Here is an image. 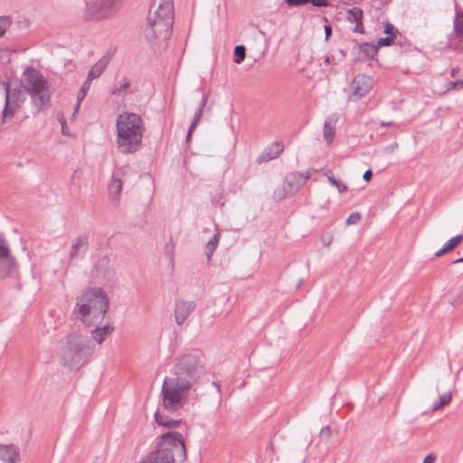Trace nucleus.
<instances>
[{
  "instance_id": "47",
  "label": "nucleus",
  "mask_w": 463,
  "mask_h": 463,
  "mask_svg": "<svg viewBox=\"0 0 463 463\" xmlns=\"http://www.w3.org/2000/svg\"><path fill=\"white\" fill-rule=\"evenodd\" d=\"M372 176H373V172L371 169H368L366 170L364 173V175H363V178L365 182H369L371 179H372Z\"/></svg>"
},
{
  "instance_id": "4",
  "label": "nucleus",
  "mask_w": 463,
  "mask_h": 463,
  "mask_svg": "<svg viewBox=\"0 0 463 463\" xmlns=\"http://www.w3.org/2000/svg\"><path fill=\"white\" fill-rule=\"evenodd\" d=\"M94 348L89 336L73 333L61 342L57 356L63 366L78 369L92 355Z\"/></svg>"
},
{
  "instance_id": "11",
  "label": "nucleus",
  "mask_w": 463,
  "mask_h": 463,
  "mask_svg": "<svg viewBox=\"0 0 463 463\" xmlns=\"http://www.w3.org/2000/svg\"><path fill=\"white\" fill-rule=\"evenodd\" d=\"M15 270V259L11 255L7 241L0 235V278L11 277Z\"/></svg>"
},
{
  "instance_id": "18",
  "label": "nucleus",
  "mask_w": 463,
  "mask_h": 463,
  "mask_svg": "<svg viewBox=\"0 0 463 463\" xmlns=\"http://www.w3.org/2000/svg\"><path fill=\"white\" fill-rule=\"evenodd\" d=\"M284 146L279 142H273L264 148L262 153L259 156L257 162L259 164L269 162L279 157L283 152Z\"/></svg>"
},
{
  "instance_id": "21",
  "label": "nucleus",
  "mask_w": 463,
  "mask_h": 463,
  "mask_svg": "<svg viewBox=\"0 0 463 463\" xmlns=\"http://www.w3.org/2000/svg\"><path fill=\"white\" fill-rule=\"evenodd\" d=\"M113 331L114 327L110 326L96 327L91 330V337L97 344L101 345Z\"/></svg>"
},
{
  "instance_id": "1",
  "label": "nucleus",
  "mask_w": 463,
  "mask_h": 463,
  "mask_svg": "<svg viewBox=\"0 0 463 463\" xmlns=\"http://www.w3.org/2000/svg\"><path fill=\"white\" fill-rule=\"evenodd\" d=\"M174 18L173 0H153L145 29L146 40L152 45L165 43L171 37Z\"/></svg>"
},
{
  "instance_id": "9",
  "label": "nucleus",
  "mask_w": 463,
  "mask_h": 463,
  "mask_svg": "<svg viewBox=\"0 0 463 463\" xmlns=\"http://www.w3.org/2000/svg\"><path fill=\"white\" fill-rule=\"evenodd\" d=\"M121 0H90L86 4L84 17L88 20L106 19L115 14Z\"/></svg>"
},
{
  "instance_id": "20",
  "label": "nucleus",
  "mask_w": 463,
  "mask_h": 463,
  "mask_svg": "<svg viewBox=\"0 0 463 463\" xmlns=\"http://www.w3.org/2000/svg\"><path fill=\"white\" fill-rule=\"evenodd\" d=\"M111 59L110 54H106L101 57L90 70L88 73L89 80H95L99 78L108 67Z\"/></svg>"
},
{
  "instance_id": "38",
  "label": "nucleus",
  "mask_w": 463,
  "mask_h": 463,
  "mask_svg": "<svg viewBox=\"0 0 463 463\" xmlns=\"http://www.w3.org/2000/svg\"><path fill=\"white\" fill-rule=\"evenodd\" d=\"M362 216L359 213H352L345 221L346 225L356 224L360 222Z\"/></svg>"
},
{
  "instance_id": "29",
  "label": "nucleus",
  "mask_w": 463,
  "mask_h": 463,
  "mask_svg": "<svg viewBox=\"0 0 463 463\" xmlns=\"http://www.w3.org/2000/svg\"><path fill=\"white\" fill-rule=\"evenodd\" d=\"M291 195L292 194H289V193H288V188L283 184L282 187L277 188L274 191L272 198L276 202H280L283 199H285L286 197L291 196Z\"/></svg>"
},
{
  "instance_id": "19",
  "label": "nucleus",
  "mask_w": 463,
  "mask_h": 463,
  "mask_svg": "<svg viewBox=\"0 0 463 463\" xmlns=\"http://www.w3.org/2000/svg\"><path fill=\"white\" fill-rule=\"evenodd\" d=\"M20 457L19 449L14 444H0V460L5 463H16Z\"/></svg>"
},
{
  "instance_id": "52",
  "label": "nucleus",
  "mask_w": 463,
  "mask_h": 463,
  "mask_svg": "<svg viewBox=\"0 0 463 463\" xmlns=\"http://www.w3.org/2000/svg\"><path fill=\"white\" fill-rule=\"evenodd\" d=\"M195 128H192V126L189 127L188 133L186 136V141L188 142L192 137V134Z\"/></svg>"
},
{
  "instance_id": "7",
  "label": "nucleus",
  "mask_w": 463,
  "mask_h": 463,
  "mask_svg": "<svg viewBox=\"0 0 463 463\" xmlns=\"http://www.w3.org/2000/svg\"><path fill=\"white\" fill-rule=\"evenodd\" d=\"M21 87L30 95L34 107L39 109L49 103L51 93L48 81L36 69L28 67L24 71Z\"/></svg>"
},
{
  "instance_id": "28",
  "label": "nucleus",
  "mask_w": 463,
  "mask_h": 463,
  "mask_svg": "<svg viewBox=\"0 0 463 463\" xmlns=\"http://www.w3.org/2000/svg\"><path fill=\"white\" fill-rule=\"evenodd\" d=\"M454 30L460 40H463V13H458L454 19Z\"/></svg>"
},
{
  "instance_id": "6",
  "label": "nucleus",
  "mask_w": 463,
  "mask_h": 463,
  "mask_svg": "<svg viewBox=\"0 0 463 463\" xmlns=\"http://www.w3.org/2000/svg\"><path fill=\"white\" fill-rule=\"evenodd\" d=\"M193 385L174 376L165 377L161 390L163 408L175 412L184 407Z\"/></svg>"
},
{
  "instance_id": "55",
  "label": "nucleus",
  "mask_w": 463,
  "mask_h": 463,
  "mask_svg": "<svg viewBox=\"0 0 463 463\" xmlns=\"http://www.w3.org/2000/svg\"><path fill=\"white\" fill-rule=\"evenodd\" d=\"M458 89H463V80H458Z\"/></svg>"
},
{
  "instance_id": "10",
  "label": "nucleus",
  "mask_w": 463,
  "mask_h": 463,
  "mask_svg": "<svg viewBox=\"0 0 463 463\" xmlns=\"http://www.w3.org/2000/svg\"><path fill=\"white\" fill-rule=\"evenodd\" d=\"M3 87L5 92V103L2 111V123L5 124L14 117L20 108V103L23 101V90L20 88L12 89L8 81H4Z\"/></svg>"
},
{
  "instance_id": "60",
  "label": "nucleus",
  "mask_w": 463,
  "mask_h": 463,
  "mask_svg": "<svg viewBox=\"0 0 463 463\" xmlns=\"http://www.w3.org/2000/svg\"><path fill=\"white\" fill-rule=\"evenodd\" d=\"M245 383H246V382L243 380V381H242V383H241V385H240V388H241V387H242V386H244V385H245Z\"/></svg>"
},
{
  "instance_id": "27",
  "label": "nucleus",
  "mask_w": 463,
  "mask_h": 463,
  "mask_svg": "<svg viewBox=\"0 0 463 463\" xmlns=\"http://www.w3.org/2000/svg\"><path fill=\"white\" fill-rule=\"evenodd\" d=\"M233 55L235 56L233 61L237 64H241L246 57L245 46L242 44L236 45L235 48L233 49Z\"/></svg>"
},
{
  "instance_id": "31",
  "label": "nucleus",
  "mask_w": 463,
  "mask_h": 463,
  "mask_svg": "<svg viewBox=\"0 0 463 463\" xmlns=\"http://www.w3.org/2000/svg\"><path fill=\"white\" fill-rule=\"evenodd\" d=\"M335 137V128L331 126L327 121L324 124V138L327 144L333 141Z\"/></svg>"
},
{
  "instance_id": "49",
  "label": "nucleus",
  "mask_w": 463,
  "mask_h": 463,
  "mask_svg": "<svg viewBox=\"0 0 463 463\" xmlns=\"http://www.w3.org/2000/svg\"><path fill=\"white\" fill-rule=\"evenodd\" d=\"M398 146L397 143H392L389 146H387L384 150L387 152V153H392L394 151V149Z\"/></svg>"
},
{
  "instance_id": "57",
  "label": "nucleus",
  "mask_w": 463,
  "mask_h": 463,
  "mask_svg": "<svg viewBox=\"0 0 463 463\" xmlns=\"http://www.w3.org/2000/svg\"><path fill=\"white\" fill-rule=\"evenodd\" d=\"M325 63H326V64H330V63H331V59H330V57L326 56V57L325 58Z\"/></svg>"
},
{
  "instance_id": "17",
  "label": "nucleus",
  "mask_w": 463,
  "mask_h": 463,
  "mask_svg": "<svg viewBox=\"0 0 463 463\" xmlns=\"http://www.w3.org/2000/svg\"><path fill=\"white\" fill-rule=\"evenodd\" d=\"M194 301L178 300L175 303V319L178 325H182L195 308Z\"/></svg>"
},
{
  "instance_id": "62",
  "label": "nucleus",
  "mask_w": 463,
  "mask_h": 463,
  "mask_svg": "<svg viewBox=\"0 0 463 463\" xmlns=\"http://www.w3.org/2000/svg\"><path fill=\"white\" fill-rule=\"evenodd\" d=\"M325 244H326V246H329L330 242H327V241H325Z\"/></svg>"
},
{
  "instance_id": "37",
  "label": "nucleus",
  "mask_w": 463,
  "mask_h": 463,
  "mask_svg": "<svg viewBox=\"0 0 463 463\" xmlns=\"http://www.w3.org/2000/svg\"><path fill=\"white\" fill-rule=\"evenodd\" d=\"M86 95L87 93L83 90L80 89V90L77 93V103L74 108L73 116H75V114L79 111L80 106L82 100L85 99Z\"/></svg>"
},
{
  "instance_id": "36",
  "label": "nucleus",
  "mask_w": 463,
  "mask_h": 463,
  "mask_svg": "<svg viewBox=\"0 0 463 463\" xmlns=\"http://www.w3.org/2000/svg\"><path fill=\"white\" fill-rule=\"evenodd\" d=\"M395 38H396V35H392V36H386V37H383V38H380L378 40L376 45L378 46V48L380 46H390L394 42Z\"/></svg>"
},
{
  "instance_id": "40",
  "label": "nucleus",
  "mask_w": 463,
  "mask_h": 463,
  "mask_svg": "<svg viewBox=\"0 0 463 463\" xmlns=\"http://www.w3.org/2000/svg\"><path fill=\"white\" fill-rule=\"evenodd\" d=\"M311 4L315 7H326L329 5L327 0H307L306 5Z\"/></svg>"
},
{
  "instance_id": "59",
  "label": "nucleus",
  "mask_w": 463,
  "mask_h": 463,
  "mask_svg": "<svg viewBox=\"0 0 463 463\" xmlns=\"http://www.w3.org/2000/svg\"><path fill=\"white\" fill-rule=\"evenodd\" d=\"M268 449H273V445L271 443H269V446H268Z\"/></svg>"
},
{
  "instance_id": "50",
  "label": "nucleus",
  "mask_w": 463,
  "mask_h": 463,
  "mask_svg": "<svg viewBox=\"0 0 463 463\" xmlns=\"http://www.w3.org/2000/svg\"><path fill=\"white\" fill-rule=\"evenodd\" d=\"M381 126L382 127H392V126H395V123L393 121H388V122L381 121Z\"/></svg>"
},
{
  "instance_id": "30",
  "label": "nucleus",
  "mask_w": 463,
  "mask_h": 463,
  "mask_svg": "<svg viewBox=\"0 0 463 463\" xmlns=\"http://www.w3.org/2000/svg\"><path fill=\"white\" fill-rule=\"evenodd\" d=\"M452 399V394L450 392H448L444 394H442L439 402L433 405V411H438L444 407L445 405L449 404Z\"/></svg>"
},
{
  "instance_id": "2",
  "label": "nucleus",
  "mask_w": 463,
  "mask_h": 463,
  "mask_svg": "<svg viewBox=\"0 0 463 463\" xmlns=\"http://www.w3.org/2000/svg\"><path fill=\"white\" fill-rule=\"evenodd\" d=\"M109 306V298L101 288H89L76 298L72 316L87 326H93L104 319Z\"/></svg>"
},
{
  "instance_id": "22",
  "label": "nucleus",
  "mask_w": 463,
  "mask_h": 463,
  "mask_svg": "<svg viewBox=\"0 0 463 463\" xmlns=\"http://www.w3.org/2000/svg\"><path fill=\"white\" fill-rule=\"evenodd\" d=\"M155 420L159 426H163L169 429H175L180 426L181 420L169 419L167 416L161 414L158 411H156Z\"/></svg>"
},
{
  "instance_id": "51",
  "label": "nucleus",
  "mask_w": 463,
  "mask_h": 463,
  "mask_svg": "<svg viewBox=\"0 0 463 463\" xmlns=\"http://www.w3.org/2000/svg\"><path fill=\"white\" fill-rule=\"evenodd\" d=\"M449 89H458V80L450 81L449 83Z\"/></svg>"
},
{
  "instance_id": "13",
  "label": "nucleus",
  "mask_w": 463,
  "mask_h": 463,
  "mask_svg": "<svg viewBox=\"0 0 463 463\" xmlns=\"http://www.w3.org/2000/svg\"><path fill=\"white\" fill-rule=\"evenodd\" d=\"M310 170L305 172L294 171L288 173L284 178V184L288 188L289 194H297L299 189L305 185L307 181L310 178Z\"/></svg>"
},
{
  "instance_id": "24",
  "label": "nucleus",
  "mask_w": 463,
  "mask_h": 463,
  "mask_svg": "<svg viewBox=\"0 0 463 463\" xmlns=\"http://www.w3.org/2000/svg\"><path fill=\"white\" fill-rule=\"evenodd\" d=\"M220 240V234L219 232L215 233L213 237L207 242L206 248H205V254L207 257L208 261L211 260L212 256L216 250L218 243Z\"/></svg>"
},
{
  "instance_id": "45",
  "label": "nucleus",
  "mask_w": 463,
  "mask_h": 463,
  "mask_svg": "<svg viewBox=\"0 0 463 463\" xmlns=\"http://www.w3.org/2000/svg\"><path fill=\"white\" fill-rule=\"evenodd\" d=\"M436 460V456L434 454H429L427 455L422 463H434Z\"/></svg>"
},
{
  "instance_id": "48",
  "label": "nucleus",
  "mask_w": 463,
  "mask_h": 463,
  "mask_svg": "<svg viewBox=\"0 0 463 463\" xmlns=\"http://www.w3.org/2000/svg\"><path fill=\"white\" fill-rule=\"evenodd\" d=\"M324 29H325L326 40L327 41L332 34V28L329 24H326V25H325Z\"/></svg>"
},
{
  "instance_id": "5",
  "label": "nucleus",
  "mask_w": 463,
  "mask_h": 463,
  "mask_svg": "<svg viewBox=\"0 0 463 463\" xmlns=\"http://www.w3.org/2000/svg\"><path fill=\"white\" fill-rule=\"evenodd\" d=\"M142 118L132 112H123L117 118V145L121 153H135L139 149L144 135Z\"/></svg>"
},
{
  "instance_id": "56",
  "label": "nucleus",
  "mask_w": 463,
  "mask_h": 463,
  "mask_svg": "<svg viewBox=\"0 0 463 463\" xmlns=\"http://www.w3.org/2000/svg\"><path fill=\"white\" fill-rule=\"evenodd\" d=\"M66 128V127H64V126H62V127H61V132H62V134H63L64 136H68L69 134L66 132V128Z\"/></svg>"
},
{
  "instance_id": "33",
  "label": "nucleus",
  "mask_w": 463,
  "mask_h": 463,
  "mask_svg": "<svg viewBox=\"0 0 463 463\" xmlns=\"http://www.w3.org/2000/svg\"><path fill=\"white\" fill-rule=\"evenodd\" d=\"M462 241H463V235L458 234V235H456V236L452 237L451 239H449L448 241H446V243L444 245L449 251H451L455 248H457V246L459 243H461Z\"/></svg>"
},
{
  "instance_id": "8",
  "label": "nucleus",
  "mask_w": 463,
  "mask_h": 463,
  "mask_svg": "<svg viewBox=\"0 0 463 463\" xmlns=\"http://www.w3.org/2000/svg\"><path fill=\"white\" fill-rule=\"evenodd\" d=\"M203 369V355L199 350L183 354L175 359L172 376L187 381L193 385Z\"/></svg>"
},
{
  "instance_id": "14",
  "label": "nucleus",
  "mask_w": 463,
  "mask_h": 463,
  "mask_svg": "<svg viewBox=\"0 0 463 463\" xmlns=\"http://www.w3.org/2000/svg\"><path fill=\"white\" fill-rule=\"evenodd\" d=\"M90 246L89 237L87 235H80L76 237L72 242L69 252V264L82 260Z\"/></svg>"
},
{
  "instance_id": "15",
  "label": "nucleus",
  "mask_w": 463,
  "mask_h": 463,
  "mask_svg": "<svg viewBox=\"0 0 463 463\" xmlns=\"http://www.w3.org/2000/svg\"><path fill=\"white\" fill-rule=\"evenodd\" d=\"M351 86L353 96L356 99H361L371 90L373 79L364 74H358L354 78Z\"/></svg>"
},
{
  "instance_id": "26",
  "label": "nucleus",
  "mask_w": 463,
  "mask_h": 463,
  "mask_svg": "<svg viewBox=\"0 0 463 463\" xmlns=\"http://www.w3.org/2000/svg\"><path fill=\"white\" fill-rule=\"evenodd\" d=\"M363 17H364V12L359 7H354L347 11V19L350 22L358 23L360 21H363Z\"/></svg>"
},
{
  "instance_id": "61",
  "label": "nucleus",
  "mask_w": 463,
  "mask_h": 463,
  "mask_svg": "<svg viewBox=\"0 0 463 463\" xmlns=\"http://www.w3.org/2000/svg\"><path fill=\"white\" fill-rule=\"evenodd\" d=\"M325 244H326V246H329L330 242H327V241H325Z\"/></svg>"
},
{
  "instance_id": "54",
  "label": "nucleus",
  "mask_w": 463,
  "mask_h": 463,
  "mask_svg": "<svg viewBox=\"0 0 463 463\" xmlns=\"http://www.w3.org/2000/svg\"><path fill=\"white\" fill-rule=\"evenodd\" d=\"M463 263V257L452 261V264Z\"/></svg>"
},
{
  "instance_id": "16",
  "label": "nucleus",
  "mask_w": 463,
  "mask_h": 463,
  "mask_svg": "<svg viewBox=\"0 0 463 463\" xmlns=\"http://www.w3.org/2000/svg\"><path fill=\"white\" fill-rule=\"evenodd\" d=\"M124 175L123 168H116L112 173L108 185L109 195L112 200H118L120 195Z\"/></svg>"
},
{
  "instance_id": "23",
  "label": "nucleus",
  "mask_w": 463,
  "mask_h": 463,
  "mask_svg": "<svg viewBox=\"0 0 463 463\" xmlns=\"http://www.w3.org/2000/svg\"><path fill=\"white\" fill-rule=\"evenodd\" d=\"M359 50L364 57L373 59L378 52V46L372 43H364L359 45Z\"/></svg>"
},
{
  "instance_id": "3",
  "label": "nucleus",
  "mask_w": 463,
  "mask_h": 463,
  "mask_svg": "<svg viewBox=\"0 0 463 463\" xmlns=\"http://www.w3.org/2000/svg\"><path fill=\"white\" fill-rule=\"evenodd\" d=\"M187 458L185 442L177 431H168L157 438L156 448L139 463H184Z\"/></svg>"
},
{
  "instance_id": "25",
  "label": "nucleus",
  "mask_w": 463,
  "mask_h": 463,
  "mask_svg": "<svg viewBox=\"0 0 463 463\" xmlns=\"http://www.w3.org/2000/svg\"><path fill=\"white\" fill-rule=\"evenodd\" d=\"M325 175L326 176V178L328 179V182L335 187H336V189L338 190V192L340 194H344L345 192H347L348 188H347V185L341 183L340 181L336 180L333 175V172L331 170H328L326 172Z\"/></svg>"
},
{
  "instance_id": "58",
  "label": "nucleus",
  "mask_w": 463,
  "mask_h": 463,
  "mask_svg": "<svg viewBox=\"0 0 463 463\" xmlns=\"http://www.w3.org/2000/svg\"><path fill=\"white\" fill-rule=\"evenodd\" d=\"M60 123H61V127H62V126L66 127V122H65V119H64V118H61V119H60Z\"/></svg>"
},
{
  "instance_id": "35",
  "label": "nucleus",
  "mask_w": 463,
  "mask_h": 463,
  "mask_svg": "<svg viewBox=\"0 0 463 463\" xmlns=\"http://www.w3.org/2000/svg\"><path fill=\"white\" fill-rule=\"evenodd\" d=\"M129 81L124 79L122 82H119L118 86H115L111 90L112 95H118L121 91L127 90L129 87Z\"/></svg>"
},
{
  "instance_id": "43",
  "label": "nucleus",
  "mask_w": 463,
  "mask_h": 463,
  "mask_svg": "<svg viewBox=\"0 0 463 463\" xmlns=\"http://www.w3.org/2000/svg\"><path fill=\"white\" fill-rule=\"evenodd\" d=\"M355 27L354 29V31L355 33H364V24H363V21H360L358 23H355Z\"/></svg>"
},
{
  "instance_id": "42",
  "label": "nucleus",
  "mask_w": 463,
  "mask_h": 463,
  "mask_svg": "<svg viewBox=\"0 0 463 463\" xmlns=\"http://www.w3.org/2000/svg\"><path fill=\"white\" fill-rule=\"evenodd\" d=\"M307 0H285V4H287L289 7H299L306 5Z\"/></svg>"
},
{
  "instance_id": "32",
  "label": "nucleus",
  "mask_w": 463,
  "mask_h": 463,
  "mask_svg": "<svg viewBox=\"0 0 463 463\" xmlns=\"http://www.w3.org/2000/svg\"><path fill=\"white\" fill-rule=\"evenodd\" d=\"M13 20L8 15L0 16V37L4 36L6 30L11 26Z\"/></svg>"
},
{
  "instance_id": "53",
  "label": "nucleus",
  "mask_w": 463,
  "mask_h": 463,
  "mask_svg": "<svg viewBox=\"0 0 463 463\" xmlns=\"http://www.w3.org/2000/svg\"><path fill=\"white\" fill-rule=\"evenodd\" d=\"M459 71V68H453L450 71L451 77H455Z\"/></svg>"
},
{
  "instance_id": "34",
  "label": "nucleus",
  "mask_w": 463,
  "mask_h": 463,
  "mask_svg": "<svg viewBox=\"0 0 463 463\" xmlns=\"http://www.w3.org/2000/svg\"><path fill=\"white\" fill-rule=\"evenodd\" d=\"M204 105H205V99L203 98L200 104V107L197 109V110L195 111V113L194 115V118L190 125V126H192V128H195L197 127L198 122L201 119Z\"/></svg>"
},
{
  "instance_id": "41",
  "label": "nucleus",
  "mask_w": 463,
  "mask_h": 463,
  "mask_svg": "<svg viewBox=\"0 0 463 463\" xmlns=\"http://www.w3.org/2000/svg\"><path fill=\"white\" fill-rule=\"evenodd\" d=\"M397 30L394 28V26L390 24L389 22L385 23L384 24V33H386L388 36L396 35Z\"/></svg>"
},
{
  "instance_id": "46",
  "label": "nucleus",
  "mask_w": 463,
  "mask_h": 463,
  "mask_svg": "<svg viewBox=\"0 0 463 463\" xmlns=\"http://www.w3.org/2000/svg\"><path fill=\"white\" fill-rule=\"evenodd\" d=\"M448 252H449V250L444 245L441 249L435 252V257H441Z\"/></svg>"
},
{
  "instance_id": "44",
  "label": "nucleus",
  "mask_w": 463,
  "mask_h": 463,
  "mask_svg": "<svg viewBox=\"0 0 463 463\" xmlns=\"http://www.w3.org/2000/svg\"><path fill=\"white\" fill-rule=\"evenodd\" d=\"M91 81H92V80H89V78L87 77V79L84 81V83L82 84L80 90H83L87 93L88 90H90Z\"/></svg>"
},
{
  "instance_id": "12",
  "label": "nucleus",
  "mask_w": 463,
  "mask_h": 463,
  "mask_svg": "<svg viewBox=\"0 0 463 463\" xmlns=\"http://www.w3.org/2000/svg\"><path fill=\"white\" fill-rule=\"evenodd\" d=\"M91 273L93 277L102 281L114 282L117 279L116 270L110 265L108 256H102L97 260Z\"/></svg>"
},
{
  "instance_id": "39",
  "label": "nucleus",
  "mask_w": 463,
  "mask_h": 463,
  "mask_svg": "<svg viewBox=\"0 0 463 463\" xmlns=\"http://www.w3.org/2000/svg\"><path fill=\"white\" fill-rule=\"evenodd\" d=\"M331 435H332V430H331L330 426H325L321 429L320 434H319L321 439L328 440L330 439Z\"/></svg>"
}]
</instances>
